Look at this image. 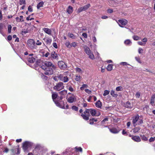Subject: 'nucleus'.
Masks as SVG:
<instances>
[{
  "label": "nucleus",
  "mask_w": 155,
  "mask_h": 155,
  "mask_svg": "<svg viewBox=\"0 0 155 155\" xmlns=\"http://www.w3.org/2000/svg\"><path fill=\"white\" fill-rule=\"evenodd\" d=\"M32 144L31 143L28 141H25L23 143V149L25 152H28V150L31 149L32 147Z\"/></svg>",
  "instance_id": "nucleus-1"
},
{
  "label": "nucleus",
  "mask_w": 155,
  "mask_h": 155,
  "mask_svg": "<svg viewBox=\"0 0 155 155\" xmlns=\"http://www.w3.org/2000/svg\"><path fill=\"white\" fill-rule=\"evenodd\" d=\"M89 113H90L92 116H99L100 115V113L97 114L96 110L91 108L86 109L84 113L85 114L86 113H87L89 114Z\"/></svg>",
  "instance_id": "nucleus-2"
},
{
  "label": "nucleus",
  "mask_w": 155,
  "mask_h": 155,
  "mask_svg": "<svg viewBox=\"0 0 155 155\" xmlns=\"http://www.w3.org/2000/svg\"><path fill=\"white\" fill-rule=\"evenodd\" d=\"M84 51L86 53L89 55V58L92 59H93L94 58V56L93 54L91 51L90 50L89 48L85 46L84 47Z\"/></svg>",
  "instance_id": "nucleus-3"
},
{
  "label": "nucleus",
  "mask_w": 155,
  "mask_h": 155,
  "mask_svg": "<svg viewBox=\"0 0 155 155\" xmlns=\"http://www.w3.org/2000/svg\"><path fill=\"white\" fill-rule=\"evenodd\" d=\"M55 69H53V68L50 67H46V70L44 72L45 74L47 75H51L53 73V70Z\"/></svg>",
  "instance_id": "nucleus-4"
},
{
  "label": "nucleus",
  "mask_w": 155,
  "mask_h": 155,
  "mask_svg": "<svg viewBox=\"0 0 155 155\" xmlns=\"http://www.w3.org/2000/svg\"><path fill=\"white\" fill-rule=\"evenodd\" d=\"M63 83L60 82L54 86V89L58 91H59L64 88V86L63 85Z\"/></svg>",
  "instance_id": "nucleus-5"
},
{
  "label": "nucleus",
  "mask_w": 155,
  "mask_h": 155,
  "mask_svg": "<svg viewBox=\"0 0 155 155\" xmlns=\"http://www.w3.org/2000/svg\"><path fill=\"white\" fill-rule=\"evenodd\" d=\"M27 45L31 49H33L35 48V42L33 39H30L28 41Z\"/></svg>",
  "instance_id": "nucleus-6"
},
{
  "label": "nucleus",
  "mask_w": 155,
  "mask_h": 155,
  "mask_svg": "<svg viewBox=\"0 0 155 155\" xmlns=\"http://www.w3.org/2000/svg\"><path fill=\"white\" fill-rule=\"evenodd\" d=\"M58 65L59 68L62 70L65 69L67 67V64L63 61H58Z\"/></svg>",
  "instance_id": "nucleus-7"
},
{
  "label": "nucleus",
  "mask_w": 155,
  "mask_h": 155,
  "mask_svg": "<svg viewBox=\"0 0 155 155\" xmlns=\"http://www.w3.org/2000/svg\"><path fill=\"white\" fill-rule=\"evenodd\" d=\"M118 25L120 27L122 28L124 27L123 25H126L127 23V21L125 19H119L118 21Z\"/></svg>",
  "instance_id": "nucleus-8"
},
{
  "label": "nucleus",
  "mask_w": 155,
  "mask_h": 155,
  "mask_svg": "<svg viewBox=\"0 0 155 155\" xmlns=\"http://www.w3.org/2000/svg\"><path fill=\"white\" fill-rule=\"evenodd\" d=\"M90 4H88L84 6L81 7L78 9V12L79 13L82 11L86 10L90 7Z\"/></svg>",
  "instance_id": "nucleus-9"
},
{
  "label": "nucleus",
  "mask_w": 155,
  "mask_h": 155,
  "mask_svg": "<svg viewBox=\"0 0 155 155\" xmlns=\"http://www.w3.org/2000/svg\"><path fill=\"white\" fill-rule=\"evenodd\" d=\"M46 67L53 68V69H55L56 67L51 62L49 61H45L44 63Z\"/></svg>",
  "instance_id": "nucleus-10"
},
{
  "label": "nucleus",
  "mask_w": 155,
  "mask_h": 155,
  "mask_svg": "<svg viewBox=\"0 0 155 155\" xmlns=\"http://www.w3.org/2000/svg\"><path fill=\"white\" fill-rule=\"evenodd\" d=\"M124 106L125 107L130 109H132L133 107V104H131L129 101L126 102L124 104Z\"/></svg>",
  "instance_id": "nucleus-11"
},
{
  "label": "nucleus",
  "mask_w": 155,
  "mask_h": 155,
  "mask_svg": "<svg viewBox=\"0 0 155 155\" xmlns=\"http://www.w3.org/2000/svg\"><path fill=\"white\" fill-rule=\"evenodd\" d=\"M42 149V147L39 144H37L36 145L34 149L33 150V152L34 153H36L39 152Z\"/></svg>",
  "instance_id": "nucleus-12"
},
{
  "label": "nucleus",
  "mask_w": 155,
  "mask_h": 155,
  "mask_svg": "<svg viewBox=\"0 0 155 155\" xmlns=\"http://www.w3.org/2000/svg\"><path fill=\"white\" fill-rule=\"evenodd\" d=\"M139 116L138 115H137L135 117H134L132 121V123L134 126L136 125V124L139 119Z\"/></svg>",
  "instance_id": "nucleus-13"
},
{
  "label": "nucleus",
  "mask_w": 155,
  "mask_h": 155,
  "mask_svg": "<svg viewBox=\"0 0 155 155\" xmlns=\"http://www.w3.org/2000/svg\"><path fill=\"white\" fill-rule=\"evenodd\" d=\"M43 39L47 45H50L52 41L51 39L48 38H45Z\"/></svg>",
  "instance_id": "nucleus-14"
},
{
  "label": "nucleus",
  "mask_w": 155,
  "mask_h": 155,
  "mask_svg": "<svg viewBox=\"0 0 155 155\" xmlns=\"http://www.w3.org/2000/svg\"><path fill=\"white\" fill-rule=\"evenodd\" d=\"M72 96L69 97L68 99V101L70 103H72L76 100V98L74 94Z\"/></svg>",
  "instance_id": "nucleus-15"
},
{
  "label": "nucleus",
  "mask_w": 155,
  "mask_h": 155,
  "mask_svg": "<svg viewBox=\"0 0 155 155\" xmlns=\"http://www.w3.org/2000/svg\"><path fill=\"white\" fill-rule=\"evenodd\" d=\"M109 130L111 132L114 134L118 133L120 130L118 129L115 128L110 129Z\"/></svg>",
  "instance_id": "nucleus-16"
},
{
  "label": "nucleus",
  "mask_w": 155,
  "mask_h": 155,
  "mask_svg": "<svg viewBox=\"0 0 155 155\" xmlns=\"http://www.w3.org/2000/svg\"><path fill=\"white\" fill-rule=\"evenodd\" d=\"M58 55L55 51H52L51 54V57L53 59H58Z\"/></svg>",
  "instance_id": "nucleus-17"
},
{
  "label": "nucleus",
  "mask_w": 155,
  "mask_h": 155,
  "mask_svg": "<svg viewBox=\"0 0 155 155\" xmlns=\"http://www.w3.org/2000/svg\"><path fill=\"white\" fill-rule=\"evenodd\" d=\"M59 77L60 78H62L61 80L64 82H67L68 81V78L67 76L63 77L62 75L60 74L59 76Z\"/></svg>",
  "instance_id": "nucleus-18"
},
{
  "label": "nucleus",
  "mask_w": 155,
  "mask_h": 155,
  "mask_svg": "<svg viewBox=\"0 0 155 155\" xmlns=\"http://www.w3.org/2000/svg\"><path fill=\"white\" fill-rule=\"evenodd\" d=\"M35 58L33 57H29L28 58V61L29 62L33 63L35 61Z\"/></svg>",
  "instance_id": "nucleus-19"
},
{
  "label": "nucleus",
  "mask_w": 155,
  "mask_h": 155,
  "mask_svg": "<svg viewBox=\"0 0 155 155\" xmlns=\"http://www.w3.org/2000/svg\"><path fill=\"white\" fill-rule=\"evenodd\" d=\"M43 30L47 34L51 35V31L50 29L48 28H44Z\"/></svg>",
  "instance_id": "nucleus-20"
},
{
  "label": "nucleus",
  "mask_w": 155,
  "mask_h": 155,
  "mask_svg": "<svg viewBox=\"0 0 155 155\" xmlns=\"http://www.w3.org/2000/svg\"><path fill=\"white\" fill-rule=\"evenodd\" d=\"M132 139L136 142H140L141 140L139 136H132Z\"/></svg>",
  "instance_id": "nucleus-21"
},
{
  "label": "nucleus",
  "mask_w": 155,
  "mask_h": 155,
  "mask_svg": "<svg viewBox=\"0 0 155 155\" xmlns=\"http://www.w3.org/2000/svg\"><path fill=\"white\" fill-rule=\"evenodd\" d=\"M67 90H64L60 91L59 92V94L61 96H63V97H64V96L67 94Z\"/></svg>",
  "instance_id": "nucleus-22"
},
{
  "label": "nucleus",
  "mask_w": 155,
  "mask_h": 155,
  "mask_svg": "<svg viewBox=\"0 0 155 155\" xmlns=\"http://www.w3.org/2000/svg\"><path fill=\"white\" fill-rule=\"evenodd\" d=\"M155 100V94H154L151 97L150 99V104L152 105H153V104L154 103Z\"/></svg>",
  "instance_id": "nucleus-23"
},
{
  "label": "nucleus",
  "mask_w": 155,
  "mask_h": 155,
  "mask_svg": "<svg viewBox=\"0 0 155 155\" xmlns=\"http://www.w3.org/2000/svg\"><path fill=\"white\" fill-rule=\"evenodd\" d=\"M74 149H75V150L76 152H80L82 153V151H83L81 147H76L74 148Z\"/></svg>",
  "instance_id": "nucleus-24"
},
{
  "label": "nucleus",
  "mask_w": 155,
  "mask_h": 155,
  "mask_svg": "<svg viewBox=\"0 0 155 155\" xmlns=\"http://www.w3.org/2000/svg\"><path fill=\"white\" fill-rule=\"evenodd\" d=\"M87 113H86L85 114H82L81 115V116L83 118L86 120H88L89 119L88 117L87 116Z\"/></svg>",
  "instance_id": "nucleus-25"
},
{
  "label": "nucleus",
  "mask_w": 155,
  "mask_h": 155,
  "mask_svg": "<svg viewBox=\"0 0 155 155\" xmlns=\"http://www.w3.org/2000/svg\"><path fill=\"white\" fill-rule=\"evenodd\" d=\"M58 97V94L57 93H53L52 95V97L54 101Z\"/></svg>",
  "instance_id": "nucleus-26"
},
{
  "label": "nucleus",
  "mask_w": 155,
  "mask_h": 155,
  "mask_svg": "<svg viewBox=\"0 0 155 155\" xmlns=\"http://www.w3.org/2000/svg\"><path fill=\"white\" fill-rule=\"evenodd\" d=\"M73 7L71 6H68V8L67 9V12L69 14H71V13L73 11Z\"/></svg>",
  "instance_id": "nucleus-27"
},
{
  "label": "nucleus",
  "mask_w": 155,
  "mask_h": 155,
  "mask_svg": "<svg viewBox=\"0 0 155 155\" xmlns=\"http://www.w3.org/2000/svg\"><path fill=\"white\" fill-rule=\"evenodd\" d=\"M95 105L96 107L100 108L102 106L100 100H99L95 103Z\"/></svg>",
  "instance_id": "nucleus-28"
},
{
  "label": "nucleus",
  "mask_w": 155,
  "mask_h": 155,
  "mask_svg": "<svg viewBox=\"0 0 155 155\" xmlns=\"http://www.w3.org/2000/svg\"><path fill=\"white\" fill-rule=\"evenodd\" d=\"M44 2H41L37 5V7L38 9L40 7H42L44 5Z\"/></svg>",
  "instance_id": "nucleus-29"
},
{
  "label": "nucleus",
  "mask_w": 155,
  "mask_h": 155,
  "mask_svg": "<svg viewBox=\"0 0 155 155\" xmlns=\"http://www.w3.org/2000/svg\"><path fill=\"white\" fill-rule=\"evenodd\" d=\"M113 65L112 64H109L106 68V69L108 71H111L112 69Z\"/></svg>",
  "instance_id": "nucleus-30"
},
{
  "label": "nucleus",
  "mask_w": 155,
  "mask_h": 155,
  "mask_svg": "<svg viewBox=\"0 0 155 155\" xmlns=\"http://www.w3.org/2000/svg\"><path fill=\"white\" fill-rule=\"evenodd\" d=\"M97 119H95V118H92L90 119L89 120L90 124L91 125L93 124H94V122H97Z\"/></svg>",
  "instance_id": "nucleus-31"
},
{
  "label": "nucleus",
  "mask_w": 155,
  "mask_h": 155,
  "mask_svg": "<svg viewBox=\"0 0 155 155\" xmlns=\"http://www.w3.org/2000/svg\"><path fill=\"white\" fill-rule=\"evenodd\" d=\"M110 94L114 97H117L118 95L117 94H116L114 91L112 90L111 91Z\"/></svg>",
  "instance_id": "nucleus-32"
},
{
  "label": "nucleus",
  "mask_w": 155,
  "mask_h": 155,
  "mask_svg": "<svg viewBox=\"0 0 155 155\" xmlns=\"http://www.w3.org/2000/svg\"><path fill=\"white\" fill-rule=\"evenodd\" d=\"M41 78L45 80H46L48 79V77L45 75L43 73H41Z\"/></svg>",
  "instance_id": "nucleus-33"
},
{
  "label": "nucleus",
  "mask_w": 155,
  "mask_h": 155,
  "mask_svg": "<svg viewBox=\"0 0 155 155\" xmlns=\"http://www.w3.org/2000/svg\"><path fill=\"white\" fill-rule=\"evenodd\" d=\"M65 45L68 48H70L71 47V44L70 42H66L65 43Z\"/></svg>",
  "instance_id": "nucleus-34"
},
{
  "label": "nucleus",
  "mask_w": 155,
  "mask_h": 155,
  "mask_svg": "<svg viewBox=\"0 0 155 155\" xmlns=\"http://www.w3.org/2000/svg\"><path fill=\"white\" fill-rule=\"evenodd\" d=\"M116 90L117 91H121L123 90V87L121 86H119L116 88Z\"/></svg>",
  "instance_id": "nucleus-35"
},
{
  "label": "nucleus",
  "mask_w": 155,
  "mask_h": 155,
  "mask_svg": "<svg viewBox=\"0 0 155 155\" xmlns=\"http://www.w3.org/2000/svg\"><path fill=\"white\" fill-rule=\"evenodd\" d=\"M133 38L135 40H140V38L137 36H133Z\"/></svg>",
  "instance_id": "nucleus-36"
},
{
  "label": "nucleus",
  "mask_w": 155,
  "mask_h": 155,
  "mask_svg": "<svg viewBox=\"0 0 155 155\" xmlns=\"http://www.w3.org/2000/svg\"><path fill=\"white\" fill-rule=\"evenodd\" d=\"M3 25L2 23L0 24V33L2 34V29H3Z\"/></svg>",
  "instance_id": "nucleus-37"
},
{
  "label": "nucleus",
  "mask_w": 155,
  "mask_h": 155,
  "mask_svg": "<svg viewBox=\"0 0 155 155\" xmlns=\"http://www.w3.org/2000/svg\"><path fill=\"white\" fill-rule=\"evenodd\" d=\"M81 76L79 75H76V78H75V80L77 81H79L80 80V79H81Z\"/></svg>",
  "instance_id": "nucleus-38"
},
{
  "label": "nucleus",
  "mask_w": 155,
  "mask_h": 155,
  "mask_svg": "<svg viewBox=\"0 0 155 155\" xmlns=\"http://www.w3.org/2000/svg\"><path fill=\"white\" fill-rule=\"evenodd\" d=\"M12 26L11 25H8V32L9 33L11 32Z\"/></svg>",
  "instance_id": "nucleus-39"
},
{
  "label": "nucleus",
  "mask_w": 155,
  "mask_h": 155,
  "mask_svg": "<svg viewBox=\"0 0 155 155\" xmlns=\"http://www.w3.org/2000/svg\"><path fill=\"white\" fill-rule=\"evenodd\" d=\"M54 102H55L56 105L60 107H61V106L60 105V103L57 101H54Z\"/></svg>",
  "instance_id": "nucleus-40"
},
{
  "label": "nucleus",
  "mask_w": 155,
  "mask_h": 155,
  "mask_svg": "<svg viewBox=\"0 0 155 155\" xmlns=\"http://www.w3.org/2000/svg\"><path fill=\"white\" fill-rule=\"evenodd\" d=\"M131 43V42L129 40H127L124 41V43L126 45H129Z\"/></svg>",
  "instance_id": "nucleus-41"
},
{
  "label": "nucleus",
  "mask_w": 155,
  "mask_h": 155,
  "mask_svg": "<svg viewBox=\"0 0 155 155\" xmlns=\"http://www.w3.org/2000/svg\"><path fill=\"white\" fill-rule=\"evenodd\" d=\"M143 123V120L141 119H139L138 120L137 123L136 124L140 125Z\"/></svg>",
  "instance_id": "nucleus-42"
},
{
  "label": "nucleus",
  "mask_w": 155,
  "mask_h": 155,
  "mask_svg": "<svg viewBox=\"0 0 155 155\" xmlns=\"http://www.w3.org/2000/svg\"><path fill=\"white\" fill-rule=\"evenodd\" d=\"M110 91H108L107 90H105L104 91V93L103 94V95L104 96H106L107 95H108Z\"/></svg>",
  "instance_id": "nucleus-43"
},
{
  "label": "nucleus",
  "mask_w": 155,
  "mask_h": 155,
  "mask_svg": "<svg viewBox=\"0 0 155 155\" xmlns=\"http://www.w3.org/2000/svg\"><path fill=\"white\" fill-rule=\"evenodd\" d=\"M72 108L73 110H74L75 111H77L78 110V107H76L75 106H73L72 107Z\"/></svg>",
  "instance_id": "nucleus-44"
},
{
  "label": "nucleus",
  "mask_w": 155,
  "mask_h": 155,
  "mask_svg": "<svg viewBox=\"0 0 155 155\" xmlns=\"http://www.w3.org/2000/svg\"><path fill=\"white\" fill-rule=\"evenodd\" d=\"M140 130V129L139 127H135L134 128L133 130V132L135 133L138 132Z\"/></svg>",
  "instance_id": "nucleus-45"
},
{
  "label": "nucleus",
  "mask_w": 155,
  "mask_h": 155,
  "mask_svg": "<svg viewBox=\"0 0 155 155\" xmlns=\"http://www.w3.org/2000/svg\"><path fill=\"white\" fill-rule=\"evenodd\" d=\"M69 37L70 38H72V39H74L75 38V36L73 34L71 33H69Z\"/></svg>",
  "instance_id": "nucleus-46"
},
{
  "label": "nucleus",
  "mask_w": 155,
  "mask_h": 155,
  "mask_svg": "<svg viewBox=\"0 0 155 155\" xmlns=\"http://www.w3.org/2000/svg\"><path fill=\"white\" fill-rule=\"evenodd\" d=\"M20 5H22V4H25V0H20Z\"/></svg>",
  "instance_id": "nucleus-47"
},
{
  "label": "nucleus",
  "mask_w": 155,
  "mask_h": 155,
  "mask_svg": "<svg viewBox=\"0 0 155 155\" xmlns=\"http://www.w3.org/2000/svg\"><path fill=\"white\" fill-rule=\"evenodd\" d=\"M155 140V136L153 137H151L149 139V141L150 142H152L153 141Z\"/></svg>",
  "instance_id": "nucleus-48"
},
{
  "label": "nucleus",
  "mask_w": 155,
  "mask_h": 155,
  "mask_svg": "<svg viewBox=\"0 0 155 155\" xmlns=\"http://www.w3.org/2000/svg\"><path fill=\"white\" fill-rule=\"evenodd\" d=\"M71 46L72 47H75L77 46V44L75 42H73L71 44Z\"/></svg>",
  "instance_id": "nucleus-49"
},
{
  "label": "nucleus",
  "mask_w": 155,
  "mask_h": 155,
  "mask_svg": "<svg viewBox=\"0 0 155 155\" xmlns=\"http://www.w3.org/2000/svg\"><path fill=\"white\" fill-rule=\"evenodd\" d=\"M28 11L30 12H32L33 9L31 6V5H30L28 6Z\"/></svg>",
  "instance_id": "nucleus-50"
},
{
  "label": "nucleus",
  "mask_w": 155,
  "mask_h": 155,
  "mask_svg": "<svg viewBox=\"0 0 155 155\" xmlns=\"http://www.w3.org/2000/svg\"><path fill=\"white\" fill-rule=\"evenodd\" d=\"M142 137L141 139L144 140H148L146 136H141Z\"/></svg>",
  "instance_id": "nucleus-51"
},
{
  "label": "nucleus",
  "mask_w": 155,
  "mask_h": 155,
  "mask_svg": "<svg viewBox=\"0 0 155 155\" xmlns=\"http://www.w3.org/2000/svg\"><path fill=\"white\" fill-rule=\"evenodd\" d=\"M85 91L86 93H88V94H91V91L88 89H85Z\"/></svg>",
  "instance_id": "nucleus-52"
},
{
  "label": "nucleus",
  "mask_w": 155,
  "mask_h": 155,
  "mask_svg": "<svg viewBox=\"0 0 155 155\" xmlns=\"http://www.w3.org/2000/svg\"><path fill=\"white\" fill-rule=\"evenodd\" d=\"M143 50L141 48H139L138 49V52L139 54L142 53L143 52Z\"/></svg>",
  "instance_id": "nucleus-53"
},
{
  "label": "nucleus",
  "mask_w": 155,
  "mask_h": 155,
  "mask_svg": "<svg viewBox=\"0 0 155 155\" xmlns=\"http://www.w3.org/2000/svg\"><path fill=\"white\" fill-rule=\"evenodd\" d=\"M36 44L37 45H41V42H40L39 40H38L37 41V42L36 43Z\"/></svg>",
  "instance_id": "nucleus-54"
},
{
  "label": "nucleus",
  "mask_w": 155,
  "mask_h": 155,
  "mask_svg": "<svg viewBox=\"0 0 155 155\" xmlns=\"http://www.w3.org/2000/svg\"><path fill=\"white\" fill-rule=\"evenodd\" d=\"M121 64H122L123 65H130V64H128L126 62H122L120 63Z\"/></svg>",
  "instance_id": "nucleus-55"
},
{
  "label": "nucleus",
  "mask_w": 155,
  "mask_h": 155,
  "mask_svg": "<svg viewBox=\"0 0 155 155\" xmlns=\"http://www.w3.org/2000/svg\"><path fill=\"white\" fill-rule=\"evenodd\" d=\"M8 40L9 41H11L12 39V37L11 35H9L7 37Z\"/></svg>",
  "instance_id": "nucleus-56"
},
{
  "label": "nucleus",
  "mask_w": 155,
  "mask_h": 155,
  "mask_svg": "<svg viewBox=\"0 0 155 155\" xmlns=\"http://www.w3.org/2000/svg\"><path fill=\"white\" fill-rule=\"evenodd\" d=\"M107 12L109 13H112L113 12V10L112 9H109L107 10Z\"/></svg>",
  "instance_id": "nucleus-57"
},
{
  "label": "nucleus",
  "mask_w": 155,
  "mask_h": 155,
  "mask_svg": "<svg viewBox=\"0 0 155 155\" xmlns=\"http://www.w3.org/2000/svg\"><path fill=\"white\" fill-rule=\"evenodd\" d=\"M135 58L137 61L138 62L140 63H141V61L140 58L137 57H136Z\"/></svg>",
  "instance_id": "nucleus-58"
},
{
  "label": "nucleus",
  "mask_w": 155,
  "mask_h": 155,
  "mask_svg": "<svg viewBox=\"0 0 155 155\" xmlns=\"http://www.w3.org/2000/svg\"><path fill=\"white\" fill-rule=\"evenodd\" d=\"M8 151H9V150L8 149V148H5V150L3 151V152H4L5 153H7Z\"/></svg>",
  "instance_id": "nucleus-59"
},
{
  "label": "nucleus",
  "mask_w": 155,
  "mask_h": 155,
  "mask_svg": "<svg viewBox=\"0 0 155 155\" xmlns=\"http://www.w3.org/2000/svg\"><path fill=\"white\" fill-rule=\"evenodd\" d=\"M53 46L54 48H58L57 45L56 43L55 42L53 43Z\"/></svg>",
  "instance_id": "nucleus-60"
},
{
  "label": "nucleus",
  "mask_w": 155,
  "mask_h": 155,
  "mask_svg": "<svg viewBox=\"0 0 155 155\" xmlns=\"http://www.w3.org/2000/svg\"><path fill=\"white\" fill-rule=\"evenodd\" d=\"M41 68L42 69L44 70L45 71V70H46V67L45 66L43 65L41 66Z\"/></svg>",
  "instance_id": "nucleus-61"
},
{
  "label": "nucleus",
  "mask_w": 155,
  "mask_h": 155,
  "mask_svg": "<svg viewBox=\"0 0 155 155\" xmlns=\"http://www.w3.org/2000/svg\"><path fill=\"white\" fill-rule=\"evenodd\" d=\"M82 35L84 36L85 38H87V35L86 33H83L82 34Z\"/></svg>",
  "instance_id": "nucleus-62"
},
{
  "label": "nucleus",
  "mask_w": 155,
  "mask_h": 155,
  "mask_svg": "<svg viewBox=\"0 0 155 155\" xmlns=\"http://www.w3.org/2000/svg\"><path fill=\"white\" fill-rule=\"evenodd\" d=\"M69 90L71 91H73V89L71 86L69 87Z\"/></svg>",
  "instance_id": "nucleus-63"
},
{
  "label": "nucleus",
  "mask_w": 155,
  "mask_h": 155,
  "mask_svg": "<svg viewBox=\"0 0 155 155\" xmlns=\"http://www.w3.org/2000/svg\"><path fill=\"white\" fill-rule=\"evenodd\" d=\"M93 41L94 42H96V41H97L96 39V37L95 36H94V37H93Z\"/></svg>",
  "instance_id": "nucleus-64"
}]
</instances>
